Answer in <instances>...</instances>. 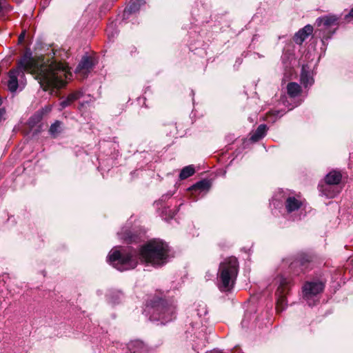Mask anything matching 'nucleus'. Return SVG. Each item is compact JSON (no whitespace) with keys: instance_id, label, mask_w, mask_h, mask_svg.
I'll return each instance as SVG.
<instances>
[{"instance_id":"obj_1","label":"nucleus","mask_w":353,"mask_h":353,"mask_svg":"<svg viewBox=\"0 0 353 353\" xmlns=\"http://www.w3.org/2000/svg\"><path fill=\"white\" fill-rule=\"evenodd\" d=\"M24 72L35 74L43 90L63 87L72 74L68 66L55 59H45L43 57L34 58L26 54L19 61L18 66L8 73V88L12 92L18 88V76Z\"/></svg>"},{"instance_id":"obj_2","label":"nucleus","mask_w":353,"mask_h":353,"mask_svg":"<svg viewBox=\"0 0 353 353\" xmlns=\"http://www.w3.org/2000/svg\"><path fill=\"white\" fill-rule=\"evenodd\" d=\"M144 312L149 315L150 321H159L161 324L171 321L176 316L175 305L160 299L150 300Z\"/></svg>"},{"instance_id":"obj_3","label":"nucleus","mask_w":353,"mask_h":353,"mask_svg":"<svg viewBox=\"0 0 353 353\" xmlns=\"http://www.w3.org/2000/svg\"><path fill=\"white\" fill-rule=\"evenodd\" d=\"M168 254V245L159 240L150 241L140 250L141 257L153 265H161L166 262Z\"/></svg>"},{"instance_id":"obj_4","label":"nucleus","mask_w":353,"mask_h":353,"mask_svg":"<svg viewBox=\"0 0 353 353\" xmlns=\"http://www.w3.org/2000/svg\"><path fill=\"white\" fill-rule=\"evenodd\" d=\"M108 258L110 263L120 271L133 269L138 263L137 252L131 248L121 250H112Z\"/></svg>"},{"instance_id":"obj_5","label":"nucleus","mask_w":353,"mask_h":353,"mask_svg":"<svg viewBox=\"0 0 353 353\" xmlns=\"http://www.w3.org/2000/svg\"><path fill=\"white\" fill-rule=\"evenodd\" d=\"M239 264L236 258L225 259L219 266V282L221 291H229L233 286L238 274Z\"/></svg>"},{"instance_id":"obj_6","label":"nucleus","mask_w":353,"mask_h":353,"mask_svg":"<svg viewBox=\"0 0 353 353\" xmlns=\"http://www.w3.org/2000/svg\"><path fill=\"white\" fill-rule=\"evenodd\" d=\"M324 289V284L320 281L306 282L303 288V299L312 305L310 301L313 300L319 294L321 293Z\"/></svg>"},{"instance_id":"obj_7","label":"nucleus","mask_w":353,"mask_h":353,"mask_svg":"<svg viewBox=\"0 0 353 353\" xmlns=\"http://www.w3.org/2000/svg\"><path fill=\"white\" fill-rule=\"evenodd\" d=\"M290 290V281L283 277L279 279V285L276 290L277 296L276 309L278 312H282L286 305V295Z\"/></svg>"},{"instance_id":"obj_8","label":"nucleus","mask_w":353,"mask_h":353,"mask_svg":"<svg viewBox=\"0 0 353 353\" xmlns=\"http://www.w3.org/2000/svg\"><path fill=\"white\" fill-rule=\"evenodd\" d=\"M310 262V256L307 254H302L299 256V259L291 263L290 268L294 270L296 274H299V271L298 270H295L294 269L298 268L300 269V272H304L307 269Z\"/></svg>"},{"instance_id":"obj_9","label":"nucleus","mask_w":353,"mask_h":353,"mask_svg":"<svg viewBox=\"0 0 353 353\" xmlns=\"http://www.w3.org/2000/svg\"><path fill=\"white\" fill-rule=\"evenodd\" d=\"M92 67V60L88 57H84L77 68V72L85 77Z\"/></svg>"},{"instance_id":"obj_10","label":"nucleus","mask_w":353,"mask_h":353,"mask_svg":"<svg viewBox=\"0 0 353 353\" xmlns=\"http://www.w3.org/2000/svg\"><path fill=\"white\" fill-rule=\"evenodd\" d=\"M312 32L313 27L310 25H307L295 34L294 41L296 43L301 45Z\"/></svg>"},{"instance_id":"obj_11","label":"nucleus","mask_w":353,"mask_h":353,"mask_svg":"<svg viewBox=\"0 0 353 353\" xmlns=\"http://www.w3.org/2000/svg\"><path fill=\"white\" fill-rule=\"evenodd\" d=\"M129 353H148V347L141 341H131L128 345Z\"/></svg>"},{"instance_id":"obj_12","label":"nucleus","mask_w":353,"mask_h":353,"mask_svg":"<svg viewBox=\"0 0 353 353\" xmlns=\"http://www.w3.org/2000/svg\"><path fill=\"white\" fill-rule=\"evenodd\" d=\"M338 18L334 15H327L323 17H320L316 19V24L318 26L323 25L325 27L328 28L335 25L337 22Z\"/></svg>"},{"instance_id":"obj_13","label":"nucleus","mask_w":353,"mask_h":353,"mask_svg":"<svg viewBox=\"0 0 353 353\" xmlns=\"http://www.w3.org/2000/svg\"><path fill=\"white\" fill-rule=\"evenodd\" d=\"M81 95L82 93L81 91H76L70 94L65 99L63 100L60 103L61 108L59 110H61L62 109L69 106L74 101L79 99L81 97Z\"/></svg>"},{"instance_id":"obj_14","label":"nucleus","mask_w":353,"mask_h":353,"mask_svg":"<svg viewBox=\"0 0 353 353\" xmlns=\"http://www.w3.org/2000/svg\"><path fill=\"white\" fill-rule=\"evenodd\" d=\"M302 203L301 201L294 196H290L287 199L285 202V207L288 212H291L298 210Z\"/></svg>"},{"instance_id":"obj_15","label":"nucleus","mask_w":353,"mask_h":353,"mask_svg":"<svg viewBox=\"0 0 353 353\" xmlns=\"http://www.w3.org/2000/svg\"><path fill=\"white\" fill-rule=\"evenodd\" d=\"M210 188V183L207 181H201L193 186H192L190 190L195 193L200 194L202 192H206Z\"/></svg>"},{"instance_id":"obj_16","label":"nucleus","mask_w":353,"mask_h":353,"mask_svg":"<svg viewBox=\"0 0 353 353\" xmlns=\"http://www.w3.org/2000/svg\"><path fill=\"white\" fill-rule=\"evenodd\" d=\"M341 180V173L336 171L330 172L325 177V182L328 184L336 185L340 183Z\"/></svg>"},{"instance_id":"obj_17","label":"nucleus","mask_w":353,"mask_h":353,"mask_svg":"<svg viewBox=\"0 0 353 353\" xmlns=\"http://www.w3.org/2000/svg\"><path fill=\"white\" fill-rule=\"evenodd\" d=\"M267 126L266 125L261 124L260 125L256 131L251 136V139L253 141H257L262 139L266 134L267 132Z\"/></svg>"},{"instance_id":"obj_18","label":"nucleus","mask_w":353,"mask_h":353,"mask_svg":"<svg viewBox=\"0 0 353 353\" xmlns=\"http://www.w3.org/2000/svg\"><path fill=\"white\" fill-rule=\"evenodd\" d=\"M288 94L291 97H295L298 96L301 91V86L296 83H290L287 86Z\"/></svg>"},{"instance_id":"obj_19","label":"nucleus","mask_w":353,"mask_h":353,"mask_svg":"<svg viewBox=\"0 0 353 353\" xmlns=\"http://www.w3.org/2000/svg\"><path fill=\"white\" fill-rule=\"evenodd\" d=\"M332 185L333 184L326 183L323 188L322 192L327 197L333 198L339 193V190H336V188L332 186Z\"/></svg>"},{"instance_id":"obj_20","label":"nucleus","mask_w":353,"mask_h":353,"mask_svg":"<svg viewBox=\"0 0 353 353\" xmlns=\"http://www.w3.org/2000/svg\"><path fill=\"white\" fill-rule=\"evenodd\" d=\"M301 83L305 86L311 85L313 83V79L309 74L307 72H306L303 68L301 74Z\"/></svg>"},{"instance_id":"obj_21","label":"nucleus","mask_w":353,"mask_h":353,"mask_svg":"<svg viewBox=\"0 0 353 353\" xmlns=\"http://www.w3.org/2000/svg\"><path fill=\"white\" fill-rule=\"evenodd\" d=\"M194 173V168L192 165H188L182 169L179 177L181 179H185L191 176Z\"/></svg>"},{"instance_id":"obj_22","label":"nucleus","mask_w":353,"mask_h":353,"mask_svg":"<svg viewBox=\"0 0 353 353\" xmlns=\"http://www.w3.org/2000/svg\"><path fill=\"white\" fill-rule=\"evenodd\" d=\"M61 125V123L59 121L52 123L49 130L50 134L53 137H56L60 132Z\"/></svg>"},{"instance_id":"obj_23","label":"nucleus","mask_w":353,"mask_h":353,"mask_svg":"<svg viewBox=\"0 0 353 353\" xmlns=\"http://www.w3.org/2000/svg\"><path fill=\"white\" fill-rule=\"evenodd\" d=\"M196 311H197V315L199 317L205 316L208 313L206 305L204 303L199 304L198 305V308L196 309Z\"/></svg>"},{"instance_id":"obj_24","label":"nucleus","mask_w":353,"mask_h":353,"mask_svg":"<svg viewBox=\"0 0 353 353\" xmlns=\"http://www.w3.org/2000/svg\"><path fill=\"white\" fill-rule=\"evenodd\" d=\"M139 1L138 0H132L130 5L128 7V11L130 12H134L137 8V5L138 4L137 2Z\"/></svg>"},{"instance_id":"obj_25","label":"nucleus","mask_w":353,"mask_h":353,"mask_svg":"<svg viewBox=\"0 0 353 353\" xmlns=\"http://www.w3.org/2000/svg\"><path fill=\"white\" fill-rule=\"evenodd\" d=\"M272 115L277 117V116L280 115V112L279 111H276V110H273V111L269 112L268 114V117H270Z\"/></svg>"},{"instance_id":"obj_26","label":"nucleus","mask_w":353,"mask_h":353,"mask_svg":"<svg viewBox=\"0 0 353 353\" xmlns=\"http://www.w3.org/2000/svg\"><path fill=\"white\" fill-rule=\"evenodd\" d=\"M4 114H5V110L3 109H0V120L1 119V118L3 117Z\"/></svg>"},{"instance_id":"obj_27","label":"nucleus","mask_w":353,"mask_h":353,"mask_svg":"<svg viewBox=\"0 0 353 353\" xmlns=\"http://www.w3.org/2000/svg\"><path fill=\"white\" fill-rule=\"evenodd\" d=\"M45 110L46 112H50L52 110V106L51 105L46 106Z\"/></svg>"},{"instance_id":"obj_28","label":"nucleus","mask_w":353,"mask_h":353,"mask_svg":"<svg viewBox=\"0 0 353 353\" xmlns=\"http://www.w3.org/2000/svg\"><path fill=\"white\" fill-rule=\"evenodd\" d=\"M350 15L351 17H353V8H352V10H350Z\"/></svg>"},{"instance_id":"obj_29","label":"nucleus","mask_w":353,"mask_h":353,"mask_svg":"<svg viewBox=\"0 0 353 353\" xmlns=\"http://www.w3.org/2000/svg\"><path fill=\"white\" fill-rule=\"evenodd\" d=\"M23 37V34H21L20 37H19V40H21L22 38Z\"/></svg>"}]
</instances>
